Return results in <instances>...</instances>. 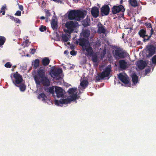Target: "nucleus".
Instances as JSON below:
<instances>
[{
	"mask_svg": "<svg viewBox=\"0 0 156 156\" xmlns=\"http://www.w3.org/2000/svg\"><path fill=\"white\" fill-rule=\"evenodd\" d=\"M37 98L39 99H41L43 101H45L47 100V97L44 93H42L38 96Z\"/></svg>",
	"mask_w": 156,
	"mask_h": 156,
	"instance_id": "b1692460",
	"label": "nucleus"
},
{
	"mask_svg": "<svg viewBox=\"0 0 156 156\" xmlns=\"http://www.w3.org/2000/svg\"><path fill=\"white\" fill-rule=\"evenodd\" d=\"M21 12L19 10H18L16 11V13L15 14V15L18 16H20L21 15Z\"/></svg>",
	"mask_w": 156,
	"mask_h": 156,
	"instance_id": "a18cd8bd",
	"label": "nucleus"
},
{
	"mask_svg": "<svg viewBox=\"0 0 156 156\" xmlns=\"http://www.w3.org/2000/svg\"><path fill=\"white\" fill-rule=\"evenodd\" d=\"M39 29L40 31L44 32L46 30L47 27L45 26L42 25L40 27Z\"/></svg>",
	"mask_w": 156,
	"mask_h": 156,
	"instance_id": "4c0bfd02",
	"label": "nucleus"
},
{
	"mask_svg": "<svg viewBox=\"0 0 156 156\" xmlns=\"http://www.w3.org/2000/svg\"><path fill=\"white\" fill-rule=\"evenodd\" d=\"M13 76L15 79V82L13 80V83L14 84L15 86L18 87L17 84H19L21 83L23 81L22 77L17 72L13 74Z\"/></svg>",
	"mask_w": 156,
	"mask_h": 156,
	"instance_id": "1a4fd4ad",
	"label": "nucleus"
},
{
	"mask_svg": "<svg viewBox=\"0 0 156 156\" xmlns=\"http://www.w3.org/2000/svg\"><path fill=\"white\" fill-rule=\"evenodd\" d=\"M78 23L76 22L69 21L67 22L66 23V27L67 28V32L71 34L73 32L74 29L76 27Z\"/></svg>",
	"mask_w": 156,
	"mask_h": 156,
	"instance_id": "39448f33",
	"label": "nucleus"
},
{
	"mask_svg": "<svg viewBox=\"0 0 156 156\" xmlns=\"http://www.w3.org/2000/svg\"><path fill=\"white\" fill-rule=\"evenodd\" d=\"M18 87H19L20 90L21 91H24L26 88V85L23 84H21Z\"/></svg>",
	"mask_w": 156,
	"mask_h": 156,
	"instance_id": "c9c22d12",
	"label": "nucleus"
},
{
	"mask_svg": "<svg viewBox=\"0 0 156 156\" xmlns=\"http://www.w3.org/2000/svg\"><path fill=\"white\" fill-rule=\"evenodd\" d=\"M71 49H73V47L71 46Z\"/></svg>",
	"mask_w": 156,
	"mask_h": 156,
	"instance_id": "bf43d9fd",
	"label": "nucleus"
},
{
	"mask_svg": "<svg viewBox=\"0 0 156 156\" xmlns=\"http://www.w3.org/2000/svg\"><path fill=\"white\" fill-rule=\"evenodd\" d=\"M146 65V63L145 61L141 60L137 62L136 66L140 69L144 68Z\"/></svg>",
	"mask_w": 156,
	"mask_h": 156,
	"instance_id": "dca6fc26",
	"label": "nucleus"
},
{
	"mask_svg": "<svg viewBox=\"0 0 156 156\" xmlns=\"http://www.w3.org/2000/svg\"><path fill=\"white\" fill-rule=\"evenodd\" d=\"M36 50L35 49H32L31 51L30 52V53L32 54H34Z\"/></svg>",
	"mask_w": 156,
	"mask_h": 156,
	"instance_id": "8fccbe9b",
	"label": "nucleus"
},
{
	"mask_svg": "<svg viewBox=\"0 0 156 156\" xmlns=\"http://www.w3.org/2000/svg\"><path fill=\"white\" fill-rule=\"evenodd\" d=\"M98 32L100 33H104L105 32V30L104 28V27L103 26H101L99 27L98 28Z\"/></svg>",
	"mask_w": 156,
	"mask_h": 156,
	"instance_id": "2f4dec72",
	"label": "nucleus"
},
{
	"mask_svg": "<svg viewBox=\"0 0 156 156\" xmlns=\"http://www.w3.org/2000/svg\"><path fill=\"white\" fill-rule=\"evenodd\" d=\"M119 79L123 83L125 84L129 83L128 77L123 75L122 73H120L118 75Z\"/></svg>",
	"mask_w": 156,
	"mask_h": 156,
	"instance_id": "2eb2a0df",
	"label": "nucleus"
},
{
	"mask_svg": "<svg viewBox=\"0 0 156 156\" xmlns=\"http://www.w3.org/2000/svg\"><path fill=\"white\" fill-rule=\"evenodd\" d=\"M92 56V60L94 62H97L98 58L96 54H92V55H90Z\"/></svg>",
	"mask_w": 156,
	"mask_h": 156,
	"instance_id": "72a5a7b5",
	"label": "nucleus"
},
{
	"mask_svg": "<svg viewBox=\"0 0 156 156\" xmlns=\"http://www.w3.org/2000/svg\"><path fill=\"white\" fill-rule=\"evenodd\" d=\"M39 60L38 59H36L33 62L32 65L35 69H36L39 66Z\"/></svg>",
	"mask_w": 156,
	"mask_h": 156,
	"instance_id": "bb28decb",
	"label": "nucleus"
},
{
	"mask_svg": "<svg viewBox=\"0 0 156 156\" xmlns=\"http://www.w3.org/2000/svg\"><path fill=\"white\" fill-rule=\"evenodd\" d=\"M6 6L5 4L3 5L0 10V13H2L3 15H4L5 13V10L6 9Z\"/></svg>",
	"mask_w": 156,
	"mask_h": 156,
	"instance_id": "473e14b6",
	"label": "nucleus"
},
{
	"mask_svg": "<svg viewBox=\"0 0 156 156\" xmlns=\"http://www.w3.org/2000/svg\"><path fill=\"white\" fill-rule=\"evenodd\" d=\"M130 29H132V28H131V27H130Z\"/></svg>",
	"mask_w": 156,
	"mask_h": 156,
	"instance_id": "680f3d73",
	"label": "nucleus"
},
{
	"mask_svg": "<svg viewBox=\"0 0 156 156\" xmlns=\"http://www.w3.org/2000/svg\"><path fill=\"white\" fill-rule=\"evenodd\" d=\"M76 10H72L70 11L68 14V17L69 20H76Z\"/></svg>",
	"mask_w": 156,
	"mask_h": 156,
	"instance_id": "f3484780",
	"label": "nucleus"
},
{
	"mask_svg": "<svg viewBox=\"0 0 156 156\" xmlns=\"http://www.w3.org/2000/svg\"><path fill=\"white\" fill-rule=\"evenodd\" d=\"M62 37L63 41L65 42H67L69 40L68 36L66 34H62Z\"/></svg>",
	"mask_w": 156,
	"mask_h": 156,
	"instance_id": "e433bc0d",
	"label": "nucleus"
},
{
	"mask_svg": "<svg viewBox=\"0 0 156 156\" xmlns=\"http://www.w3.org/2000/svg\"><path fill=\"white\" fill-rule=\"evenodd\" d=\"M45 76V73L44 69L40 68L37 70L36 74L34 76V80L37 85H40L39 79L43 78Z\"/></svg>",
	"mask_w": 156,
	"mask_h": 156,
	"instance_id": "f03ea898",
	"label": "nucleus"
},
{
	"mask_svg": "<svg viewBox=\"0 0 156 156\" xmlns=\"http://www.w3.org/2000/svg\"><path fill=\"white\" fill-rule=\"evenodd\" d=\"M128 2L129 4L134 7H137L139 5L137 0H129Z\"/></svg>",
	"mask_w": 156,
	"mask_h": 156,
	"instance_id": "5701e85b",
	"label": "nucleus"
},
{
	"mask_svg": "<svg viewBox=\"0 0 156 156\" xmlns=\"http://www.w3.org/2000/svg\"><path fill=\"white\" fill-rule=\"evenodd\" d=\"M14 17H13V16H10V15L9 16V18L12 19V20H13V19H14Z\"/></svg>",
	"mask_w": 156,
	"mask_h": 156,
	"instance_id": "3c124183",
	"label": "nucleus"
},
{
	"mask_svg": "<svg viewBox=\"0 0 156 156\" xmlns=\"http://www.w3.org/2000/svg\"><path fill=\"white\" fill-rule=\"evenodd\" d=\"M83 36L85 38H88L90 35V31L86 30L83 32Z\"/></svg>",
	"mask_w": 156,
	"mask_h": 156,
	"instance_id": "cd10ccee",
	"label": "nucleus"
},
{
	"mask_svg": "<svg viewBox=\"0 0 156 156\" xmlns=\"http://www.w3.org/2000/svg\"><path fill=\"white\" fill-rule=\"evenodd\" d=\"M29 43V40H28V39L26 40L24 42V43H25V45L26 46H27V45H28V44Z\"/></svg>",
	"mask_w": 156,
	"mask_h": 156,
	"instance_id": "09e8293b",
	"label": "nucleus"
},
{
	"mask_svg": "<svg viewBox=\"0 0 156 156\" xmlns=\"http://www.w3.org/2000/svg\"><path fill=\"white\" fill-rule=\"evenodd\" d=\"M138 34L140 37L144 38L145 36H147L146 34V31L143 29H141L139 32Z\"/></svg>",
	"mask_w": 156,
	"mask_h": 156,
	"instance_id": "393cba45",
	"label": "nucleus"
},
{
	"mask_svg": "<svg viewBox=\"0 0 156 156\" xmlns=\"http://www.w3.org/2000/svg\"><path fill=\"white\" fill-rule=\"evenodd\" d=\"M144 25L147 28H151V29H152V26L151 24L150 23H145Z\"/></svg>",
	"mask_w": 156,
	"mask_h": 156,
	"instance_id": "a19ab883",
	"label": "nucleus"
},
{
	"mask_svg": "<svg viewBox=\"0 0 156 156\" xmlns=\"http://www.w3.org/2000/svg\"><path fill=\"white\" fill-rule=\"evenodd\" d=\"M119 64L120 68L125 69L127 66V62L124 60H120L119 61Z\"/></svg>",
	"mask_w": 156,
	"mask_h": 156,
	"instance_id": "412c9836",
	"label": "nucleus"
},
{
	"mask_svg": "<svg viewBox=\"0 0 156 156\" xmlns=\"http://www.w3.org/2000/svg\"><path fill=\"white\" fill-rule=\"evenodd\" d=\"M153 32L154 30H153V29H152L151 30L150 35L148 36L147 35V36H145V37L144 38H143V41H147L151 37V36L153 34Z\"/></svg>",
	"mask_w": 156,
	"mask_h": 156,
	"instance_id": "c756f323",
	"label": "nucleus"
},
{
	"mask_svg": "<svg viewBox=\"0 0 156 156\" xmlns=\"http://www.w3.org/2000/svg\"><path fill=\"white\" fill-rule=\"evenodd\" d=\"M69 53V52H68V51L67 50H65L64 52V54H68Z\"/></svg>",
	"mask_w": 156,
	"mask_h": 156,
	"instance_id": "864d4df0",
	"label": "nucleus"
},
{
	"mask_svg": "<svg viewBox=\"0 0 156 156\" xmlns=\"http://www.w3.org/2000/svg\"><path fill=\"white\" fill-rule=\"evenodd\" d=\"M122 1L120 2V4H122Z\"/></svg>",
	"mask_w": 156,
	"mask_h": 156,
	"instance_id": "4d7b16f0",
	"label": "nucleus"
},
{
	"mask_svg": "<svg viewBox=\"0 0 156 156\" xmlns=\"http://www.w3.org/2000/svg\"><path fill=\"white\" fill-rule=\"evenodd\" d=\"M54 88L53 87H52L49 88L48 92L51 94H53L54 93Z\"/></svg>",
	"mask_w": 156,
	"mask_h": 156,
	"instance_id": "ea45409f",
	"label": "nucleus"
},
{
	"mask_svg": "<svg viewBox=\"0 0 156 156\" xmlns=\"http://www.w3.org/2000/svg\"><path fill=\"white\" fill-rule=\"evenodd\" d=\"M131 76L133 83L135 84L137 83L138 82V77L136 74L135 73H133L131 74Z\"/></svg>",
	"mask_w": 156,
	"mask_h": 156,
	"instance_id": "4be33fe9",
	"label": "nucleus"
},
{
	"mask_svg": "<svg viewBox=\"0 0 156 156\" xmlns=\"http://www.w3.org/2000/svg\"><path fill=\"white\" fill-rule=\"evenodd\" d=\"M63 91L64 90L62 88L57 86L55 87V92L57 97L60 98L63 97Z\"/></svg>",
	"mask_w": 156,
	"mask_h": 156,
	"instance_id": "f8f14e48",
	"label": "nucleus"
},
{
	"mask_svg": "<svg viewBox=\"0 0 156 156\" xmlns=\"http://www.w3.org/2000/svg\"><path fill=\"white\" fill-rule=\"evenodd\" d=\"M39 81L40 85L41 83L43 86L46 87H48L50 85V81L48 77L46 76L43 78L40 79Z\"/></svg>",
	"mask_w": 156,
	"mask_h": 156,
	"instance_id": "ddd939ff",
	"label": "nucleus"
},
{
	"mask_svg": "<svg viewBox=\"0 0 156 156\" xmlns=\"http://www.w3.org/2000/svg\"><path fill=\"white\" fill-rule=\"evenodd\" d=\"M88 84V82L86 80H83L80 83V85L84 89L87 86Z\"/></svg>",
	"mask_w": 156,
	"mask_h": 156,
	"instance_id": "c85d7f7f",
	"label": "nucleus"
},
{
	"mask_svg": "<svg viewBox=\"0 0 156 156\" xmlns=\"http://www.w3.org/2000/svg\"><path fill=\"white\" fill-rule=\"evenodd\" d=\"M45 12L46 14V18L48 19V18L50 16L51 14V13L49 12V10H45Z\"/></svg>",
	"mask_w": 156,
	"mask_h": 156,
	"instance_id": "58836bf2",
	"label": "nucleus"
},
{
	"mask_svg": "<svg viewBox=\"0 0 156 156\" xmlns=\"http://www.w3.org/2000/svg\"><path fill=\"white\" fill-rule=\"evenodd\" d=\"M5 67L7 68H10L11 67L12 64L10 62H6L5 65Z\"/></svg>",
	"mask_w": 156,
	"mask_h": 156,
	"instance_id": "79ce46f5",
	"label": "nucleus"
},
{
	"mask_svg": "<svg viewBox=\"0 0 156 156\" xmlns=\"http://www.w3.org/2000/svg\"><path fill=\"white\" fill-rule=\"evenodd\" d=\"M149 72V70L148 69H145V73L146 74H147Z\"/></svg>",
	"mask_w": 156,
	"mask_h": 156,
	"instance_id": "603ef678",
	"label": "nucleus"
},
{
	"mask_svg": "<svg viewBox=\"0 0 156 156\" xmlns=\"http://www.w3.org/2000/svg\"><path fill=\"white\" fill-rule=\"evenodd\" d=\"M111 71L110 68L106 67L105 69L103 71L100 73L98 74V76L96 77V80L98 81L104 78L108 77Z\"/></svg>",
	"mask_w": 156,
	"mask_h": 156,
	"instance_id": "20e7f679",
	"label": "nucleus"
},
{
	"mask_svg": "<svg viewBox=\"0 0 156 156\" xmlns=\"http://www.w3.org/2000/svg\"><path fill=\"white\" fill-rule=\"evenodd\" d=\"M40 19L41 20H44L45 19V17L44 16H41L40 17Z\"/></svg>",
	"mask_w": 156,
	"mask_h": 156,
	"instance_id": "5fc2aeb1",
	"label": "nucleus"
},
{
	"mask_svg": "<svg viewBox=\"0 0 156 156\" xmlns=\"http://www.w3.org/2000/svg\"><path fill=\"white\" fill-rule=\"evenodd\" d=\"M147 56L148 57H151L154 54L156 50V48L153 45H149L147 46Z\"/></svg>",
	"mask_w": 156,
	"mask_h": 156,
	"instance_id": "9d476101",
	"label": "nucleus"
},
{
	"mask_svg": "<svg viewBox=\"0 0 156 156\" xmlns=\"http://www.w3.org/2000/svg\"><path fill=\"white\" fill-rule=\"evenodd\" d=\"M62 72V69L61 68L56 69L55 66H53L51 67V76H53L54 77H59L60 78V74Z\"/></svg>",
	"mask_w": 156,
	"mask_h": 156,
	"instance_id": "0eeeda50",
	"label": "nucleus"
},
{
	"mask_svg": "<svg viewBox=\"0 0 156 156\" xmlns=\"http://www.w3.org/2000/svg\"><path fill=\"white\" fill-rule=\"evenodd\" d=\"M99 10L98 8L96 6L93 7L91 10V13L93 16L97 18L99 15Z\"/></svg>",
	"mask_w": 156,
	"mask_h": 156,
	"instance_id": "a211bd4d",
	"label": "nucleus"
},
{
	"mask_svg": "<svg viewBox=\"0 0 156 156\" xmlns=\"http://www.w3.org/2000/svg\"><path fill=\"white\" fill-rule=\"evenodd\" d=\"M152 61L153 63L156 65V55H154L152 58Z\"/></svg>",
	"mask_w": 156,
	"mask_h": 156,
	"instance_id": "37998d69",
	"label": "nucleus"
},
{
	"mask_svg": "<svg viewBox=\"0 0 156 156\" xmlns=\"http://www.w3.org/2000/svg\"><path fill=\"white\" fill-rule=\"evenodd\" d=\"M71 49H73V47L71 46Z\"/></svg>",
	"mask_w": 156,
	"mask_h": 156,
	"instance_id": "13d9d810",
	"label": "nucleus"
},
{
	"mask_svg": "<svg viewBox=\"0 0 156 156\" xmlns=\"http://www.w3.org/2000/svg\"><path fill=\"white\" fill-rule=\"evenodd\" d=\"M76 43L77 44L82 46L83 49L89 44V41L87 39L80 38L78 41H76Z\"/></svg>",
	"mask_w": 156,
	"mask_h": 156,
	"instance_id": "6e6552de",
	"label": "nucleus"
},
{
	"mask_svg": "<svg viewBox=\"0 0 156 156\" xmlns=\"http://www.w3.org/2000/svg\"><path fill=\"white\" fill-rule=\"evenodd\" d=\"M111 10L113 14H115L119 12H124L125 11V9L124 6L122 5L118 6L114 5L111 8Z\"/></svg>",
	"mask_w": 156,
	"mask_h": 156,
	"instance_id": "423d86ee",
	"label": "nucleus"
},
{
	"mask_svg": "<svg viewBox=\"0 0 156 156\" xmlns=\"http://www.w3.org/2000/svg\"><path fill=\"white\" fill-rule=\"evenodd\" d=\"M5 41L6 38L5 37L0 36V46L3 45Z\"/></svg>",
	"mask_w": 156,
	"mask_h": 156,
	"instance_id": "7c9ffc66",
	"label": "nucleus"
},
{
	"mask_svg": "<svg viewBox=\"0 0 156 156\" xmlns=\"http://www.w3.org/2000/svg\"><path fill=\"white\" fill-rule=\"evenodd\" d=\"M50 62V60L47 57L44 58L42 61V65L44 66L48 65Z\"/></svg>",
	"mask_w": 156,
	"mask_h": 156,
	"instance_id": "a878e982",
	"label": "nucleus"
},
{
	"mask_svg": "<svg viewBox=\"0 0 156 156\" xmlns=\"http://www.w3.org/2000/svg\"><path fill=\"white\" fill-rule=\"evenodd\" d=\"M76 20L80 21L81 19L85 17L84 12L80 10H76Z\"/></svg>",
	"mask_w": 156,
	"mask_h": 156,
	"instance_id": "4468645a",
	"label": "nucleus"
},
{
	"mask_svg": "<svg viewBox=\"0 0 156 156\" xmlns=\"http://www.w3.org/2000/svg\"><path fill=\"white\" fill-rule=\"evenodd\" d=\"M90 22V20H88L86 18L83 22V26L85 27L89 26Z\"/></svg>",
	"mask_w": 156,
	"mask_h": 156,
	"instance_id": "f704fd0d",
	"label": "nucleus"
},
{
	"mask_svg": "<svg viewBox=\"0 0 156 156\" xmlns=\"http://www.w3.org/2000/svg\"><path fill=\"white\" fill-rule=\"evenodd\" d=\"M110 9L108 5H103L101 8V12L102 16H107L109 14Z\"/></svg>",
	"mask_w": 156,
	"mask_h": 156,
	"instance_id": "9b49d317",
	"label": "nucleus"
},
{
	"mask_svg": "<svg viewBox=\"0 0 156 156\" xmlns=\"http://www.w3.org/2000/svg\"><path fill=\"white\" fill-rule=\"evenodd\" d=\"M77 53V52L75 51L74 50H72L70 52V54L73 56H74L76 55Z\"/></svg>",
	"mask_w": 156,
	"mask_h": 156,
	"instance_id": "49530a36",
	"label": "nucleus"
},
{
	"mask_svg": "<svg viewBox=\"0 0 156 156\" xmlns=\"http://www.w3.org/2000/svg\"><path fill=\"white\" fill-rule=\"evenodd\" d=\"M51 26L53 30L55 31L57 30L58 27L57 21L52 18L51 22Z\"/></svg>",
	"mask_w": 156,
	"mask_h": 156,
	"instance_id": "aec40b11",
	"label": "nucleus"
},
{
	"mask_svg": "<svg viewBox=\"0 0 156 156\" xmlns=\"http://www.w3.org/2000/svg\"><path fill=\"white\" fill-rule=\"evenodd\" d=\"M14 68H15V67H16V66H14Z\"/></svg>",
	"mask_w": 156,
	"mask_h": 156,
	"instance_id": "052dcab7",
	"label": "nucleus"
},
{
	"mask_svg": "<svg viewBox=\"0 0 156 156\" xmlns=\"http://www.w3.org/2000/svg\"><path fill=\"white\" fill-rule=\"evenodd\" d=\"M83 51L86 50L87 52V54L89 56H90L93 54L94 51L92 48L89 46H86L83 48L82 49Z\"/></svg>",
	"mask_w": 156,
	"mask_h": 156,
	"instance_id": "6ab92c4d",
	"label": "nucleus"
},
{
	"mask_svg": "<svg viewBox=\"0 0 156 156\" xmlns=\"http://www.w3.org/2000/svg\"><path fill=\"white\" fill-rule=\"evenodd\" d=\"M13 20H14V22L16 23L20 24L21 23V21L20 20L17 18H16L15 17Z\"/></svg>",
	"mask_w": 156,
	"mask_h": 156,
	"instance_id": "c03bdc74",
	"label": "nucleus"
},
{
	"mask_svg": "<svg viewBox=\"0 0 156 156\" xmlns=\"http://www.w3.org/2000/svg\"><path fill=\"white\" fill-rule=\"evenodd\" d=\"M18 5H19V9L21 11H22L23 9V7L22 5H19V4H18Z\"/></svg>",
	"mask_w": 156,
	"mask_h": 156,
	"instance_id": "de8ad7c7",
	"label": "nucleus"
},
{
	"mask_svg": "<svg viewBox=\"0 0 156 156\" xmlns=\"http://www.w3.org/2000/svg\"><path fill=\"white\" fill-rule=\"evenodd\" d=\"M116 58H123L127 57L128 54L125 51H123L121 48H117L113 54Z\"/></svg>",
	"mask_w": 156,
	"mask_h": 156,
	"instance_id": "7ed1b4c3",
	"label": "nucleus"
},
{
	"mask_svg": "<svg viewBox=\"0 0 156 156\" xmlns=\"http://www.w3.org/2000/svg\"><path fill=\"white\" fill-rule=\"evenodd\" d=\"M68 92L70 98L61 99L59 100H56L55 103L58 105H60V104H67L70 103L71 101H74L78 99L77 93V89L76 88H70L68 90Z\"/></svg>",
	"mask_w": 156,
	"mask_h": 156,
	"instance_id": "f257e3e1",
	"label": "nucleus"
},
{
	"mask_svg": "<svg viewBox=\"0 0 156 156\" xmlns=\"http://www.w3.org/2000/svg\"><path fill=\"white\" fill-rule=\"evenodd\" d=\"M73 1L75 2H77L78 1V0H73Z\"/></svg>",
	"mask_w": 156,
	"mask_h": 156,
	"instance_id": "6e6d98bb",
	"label": "nucleus"
}]
</instances>
